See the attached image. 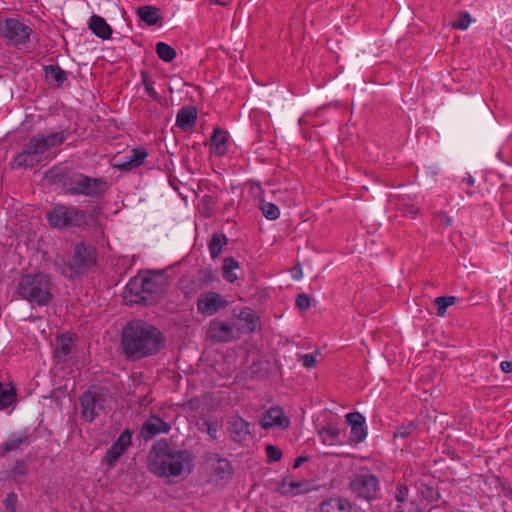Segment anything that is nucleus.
Returning <instances> with one entry per match:
<instances>
[{
  "label": "nucleus",
  "instance_id": "nucleus-22",
  "mask_svg": "<svg viewBox=\"0 0 512 512\" xmlns=\"http://www.w3.org/2000/svg\"><path fill=\"white\" fill-rule=\"evenodd\" d=\"M171 429L170 424L157 416H151L141 428V436L144 440H150L161 433H168Z\"/></svg>",
  "mask_w": 512,
  "mask_h": 512
},
{
  "label": "nucleus",
  "instance_id": "nucleus-43",
  "mask_svg": "<svg viewBox=\"0 0 512 512\" xmlns=\"http://www.w3.org/2000/svg\"><path fill=\"white\" fill-rule=\"evenodd\" d=\"M295 306L300 311H307L311 307L310 297L305 293L298 294L295 300Z\"/></svg>",
  "mask_w": 512,
  "mask_h": 512
},
{
  "label": "nucleus",
  "instance_id": "nucleus-48",
  "mask_svg": "<svg viewBox=\"0 0 512 512\" xmlns=\"http://www.w3.org/2000/svg\"><path fill=\"white\" fill-rule=\"evenodd\" d=\"M16 502H17V495L16 494L10 493V494H8L6 496L5 504H6L7 507H12V509L14 510Z\"/></svg>",
  "mask_w": 512,
  "mask_h": 512
},
{
  "label": "nucleus",
  "instance_id": "nucleus-4",
  "mask_svg": "<svg viewBox=\"0 0 512 512\" xmlns=\"http://www.w3.org/2000/svg\"><path fill=\"white\" fill-rule=\"evenodd\" d=\"M52 281L44 272L27 273L20 277L16 294L20 299L40 307L47 306L52 298Z\"/></svg>",
  "mask_w": 512,
  "mask_h": 512
},
{
  "label": "nucleus",
  "instance_id": "nucleus-52",
  "mask_svg": "<svg viewBox=\"0 0 512 512\" xmlns=\"http://www.w3.org/2000/svg\"><path fill=\"white\" fill-rule=\"evenodd\" d=\"M307 460L306 457H303V456H299L297 457L295 460H294V463H293V468H299L301 466V464L303 462H305Z\"/></svg>",
  "mask_w": 512,
  "mask_h": 512
},
{
  "label": "nucleus",
  "instance_id": "nucleus-54",
  "mask_svg": "<svg viewBox=\"0 0 512 512\" xmlns=\"http://www.w3.org/2000/svg\"><path fill=\"white\" fill-rule=\"evenodd\" d=\"M302 276H303V273H302L301 269H297L295 272L292 273V277L295 280H300L302 278Z\"/></svg>",
  "mask_w": 512,
  "mask_h": 512
},
{
  "label": "nucleus",
  "instance_id": "nucleus-50",
  "mask_svg": "<svg viewBox=\"0 0 512 512\" xmlns=\"http://www.w3.org/2000/svg\"><path fill=\"white\" fill-rule=\"evenodd\" d=\"M407 494H408L407 487L400 488L398 493L396 494L397 501L398 502H404L405 501V497H406Z\"/></svg>",
  "mask_w": 512,
  "mask_h": 512
},
{
  "label": "nucleus",
  "instance_id": "nucleus-11",
  "mask_svg": "<svg viewBox=\"0 0 512 512\" xmlns=\"http://www.w3.org/2000/svg\"><path fill=\"white\" fill-rule=\"evenodd\" d=\"M198 313L204 316H212L228 306L224 296L215 291L203 292L196 301Z\"/></svg>",
  "mask_w": 512,
  "mask_h": 512
},
{
  "label": "nucleus",
  "instance_id": "nucleus-15",
  "mask_svg": "<svg viewBox=\"0 0 512 512\" xmlns=\"http://www.w3.org/2000/svg\"><path fill=\"white\" fill-rule=\"evenodd\" d=\"M35 441V437L29 429L13 432L6 441L1 444L2 454L27 448Z\"/></svg>",
  "mask_w": 512,
  "mask_h": 512
},
{
  "label": "nucleus",
  "instance_id": "nucleus-33",
  "mask_svg": "<svg viewBox=\"0 0 512 512\" xmlns=\"http://www.w3.org/2000/svg\"><path fill=\"white\" fill-rule=\"evenodd\" d=\"M137 15L149 26L156 25L160 20L159 9L153 6H141L137 9Z\"/></svg>",
  "mask_w": 512,
  "mask_h": 512
},
{
  "label": "nucleus",
  "instance_id": "nucleus-13",
  "mask_svg": "<svg viewBox=\"0 0 512 512\" xmlns=\"http://www.w3.org/2000/svg\"><path fill=\"white\" fill-rule=\"evenodd\" d=\"M227 430L230 438L241 445L247 444L252 439L250 423L238 415L229 418Z\"/></svg>",
  "mask_w": 512,
  "mask_h": 512
},
{
  "label": "nucleus",
  "instance_id": "nucleus-38",
  "mask_svg": "<svg viewBox=\"0 0 512 512\" xmlns=\"http://www.w3.org/2000/svg\"><path fill=\"white\" fill-rule=\"evenodd\" d=\"M262 215L268 220H276L280 216V209L272 202L262 200L259 206Z\"/></svg>",
  "mask_w": 512,
  "mask_h": 512
},
{
  "label": "nucleus",
  "instance_id": "nucleus-26",
  "mask_svg": "<svg viewBox=\"0 0 512 512\" xmlns=\"http://www.w3.org/2000/svg\"><path fill=\"white\" fill-rule=\"evenodd\" d=\"M148 157V152L144 147L134 148L130 154L125 156V161L118 165L122 170H129L140 167Z\"/></svg>",
  "mask_w": 512,
  "mask_h": 512
},
{
  "label": "nucleus",
  "instance_id": "nucleus-36",
  "mask_svg": "<svg viewBox=\"0 0 512 512\" xmlns=\"http://www.w3.org/2000/svg\"><path fill=\"white\" fill-rule=\"evenodd\" d=\"M239 318L246 323L251 333L259 329V317L250 308H243L240 311Z\"/></svg>",
  "mask_w": 512,
  "mask_h": 512
},
{
  "label": "nucleus",
  "instance_id": "nucleus-8",
  "mask_svg": "<svg viewBox=\"0 0 512 512\" xmlns=\"http://www.w3.org/2000/svg\"><path fill=\"white\" fill-rule=\"evenodd\" d=\"M33 33V29L19 18L6 17L0 20V37L8 46L17 49L28 47Z\"/></svg>",
  "mask_w": 512,
  "mask_h": 512
},
{
  "label": "nucleus",
  "instance_id": "nucleus-3",
  "mask_svg": "<svg viewBox=\"0 0 512 512\" xmlns=\"http://www.w3.org/2000/svg\"><path fill=\"white\" fill-rule=\"evenodd\" d=\"M154 450L149 469L156 476L175 478L193 471L194 457L190 451L171 449L167 443L155 446Z\"/></svg>",
  "mask_w": 512,
  "mask_h": 512
},
{
  "label": "nucleus",
  "instance_id": "nucleus-49",
  "mask_svg": "<svg viewBox=\"0 0 512 512\" xmlns=\"http://www.w3.org/2000/svg\"><path fill=\"white\" fill-rule=\"evenodd\" d=\"M500 369L503 373H512V361H502L500 363Z\"/></svg>",
  "mask_w": 512,
  "mask_h": 512
},
{
  "label": "nucleus",
  "instance_id": "nucleus-23",
  "mask_svg": "<svg viewBox=\"0 0 512 512\" xmlns=\"http://www.w3.org/2000/svg\"><path fill=\"white\" fill-rule=\"evenodd\" d=\"M197 122V109L193 105H185L176 115L175 125L183 131L192 130Z\"/></svg>",
  "mask_w": 512,
  "mask_h": 512
},
{
  "label": "nucleus",
  "instance_id": "nucleus-57",
  "mask_svg": "<svg viewBox=\"0 0 512 512\" xmlns=\"http://www.w3.org/2000/svg\"><path fill=\"white\" fill-rule=\"evenodd\" d=\"M16 464L18 467L25 469V463L22 460L17 461Z\"/></svg>",
  "mask_w": 512,
  "mask_h": 512
},
{
  "label": "nucleus",
  "instance_id": "nucleus-12",
  "mask_svg": "<svg viewBox=\"0 0 512 512\" xmlns=\"http://www.w3.org/2000/svg\"><path fill=\"white\" fill-rule=\"evenodd\" d=\"M132 444V431L128 428L124 429L119 437L112 443L111 447L106 451L102 463L109 469L113 468L117 460L125 454Z\"/></svg>",
  "mask_w": 512,
  "mask_h": 512
},
{
  "label": "nucleus",
  "instance_id": "nucleus-7",
  "mask_svg": "<svg viewBox=\"0 0 512 512\" xmlns=\"http://www.w3.org/2000/svg\"><path fill=\"white\" fill-rule=\"evenodd\" d=\"M63 186L67 194L86 197L102 195L108 189V183L104 178H94L82 173H76L66 178Z\"/></svg>",
  "mask_w": 512,
  "mask_h": 512
},
{
  "label": "nucleus",
  "instance_id": "nucleus-58",
  "mask_svg": "<svg viewBox=\"0 0 512 512\" xmlns=\"http://www.w3.org/2000/svg\"><path fill=\"white\" fill-rule=\"evenodd\" d=\"M435 507H431L427 512H432V510L434 509ZM418 512H424V508L420 507L418 505Z\"/></svg>",
  "mask_w": 512,
  "mask_h": 512
},
{
  "label": "nucleus",
  "instance_id": "nucleus-41",
  "mask_svg": "<svg viewBox=\"0 0 512 512\" xmlns=\"http://www.w3.org/2000/svg\"><path fill=\"white\" fill-rule=\"evenodd\" d=\"M416 429V424L414 421H410L408 424H403L397 428L394 432L393 437L395 440L397 439H406L408 438Z\"/></svg>",
  "mask_w": 512,
  "mask_h": 512
},
{
  "label": "nucleus",
  "instance_id": "nucleus-40",
  "mask_svg": "<svg viewBox=\"0 0 512 512\" xmlns=\"http://www.w3.org/2000/svg\"><path fill=\"white\" fill-rule=\"evenodd\" d=\"M141 281L143 282L144 290L148 297V300L157 293L158 284L152 275H141Z\"/></svg>",
  "mask_w": 512,
  "mask_h": 512
},
{
  "label": "nucleus",
  "instance_id": "nucleus-59",
  "mask_svg": "<svg viewBox=\"0 0 512 512\" xmlns=\"http://www.w3.org/2000/svg\"><path fill=\"white\" fill-rule=\"evenodd\" d=\"M215 3L216 4H219V5H224L222 2L218 1V0H215Z\"/></svg>",
  "mask_w": 512,
  "mask_h": 512
},
{
  "label": "nucleus",
  "instance_id": "nucleus-30",
  "mask_svg": "<svg viewBox=\"0 0 512 512\" xmlns=\"http://www.w3.org/2000/svg\"><path fill=\"white\" fill-rule=\"evenodd\" d=\"M214 457L217 460L213 467L214 475L218 481L226 482L233 474V467L228 459L222 458L218 454H215Z\"/></svg>",
  "mask_w": 512,
  "mask_h": 512
},
{
  "label": "nucleus",
  "instance_id": "nucleus-51",
  "mask_svg": "<svg viewBox=\"0 0 512 512\" xmlns=\"http://www.w3.org/2000/svg\"><path fill=\"white\" fill-rule=\"evenodd\" d=\"M462 183L468 187L473 186L475 183L474 177L468 174L467 177L463 178Z\"/></svg>",
  "mask_w": 512,
  "mask_h": 512
},
{
  "label": "nucleus",
  "instance_id": "nucleus-27",
  "mask_svg": "<svg viewBox=\"0 0 512 512\" xmlns=\"http://www.w3.org/2000/svg\"><path fill=\"white\" fill-rule=\"evenodd\" d=\"M278 491L281 495L284 496H297L300 494H305L310 491L309 482L306 480L286 482L284 480Z\"/></svg>",
  "mask_w": 512,
  "mask_h": 512
},
{
  "label": "nucleus",
  "instance_id": "nucleus-9",
  "mask_svg": "<svg viewBox=\"0 0 512 512\" xmlns=\"http://www.w3.org/2000/svg\"><path fill=\"white\" fill-rule=\"evenodd\" d=\"M108 396L100 388L90 387L79 398L81 418L88 423L93 422L105 411Z\"/></svg>",
  "mask_w": 512,
  "mask_h": 512
},
{
  "label": "nucleus",
  "instance_id": "nucleus-46",
  "mask_svg": "<svg viewBox=\"0 0 512 512\" xmlns=\"http://www.w3.org/2000/svg\"><path fill=\"white\" fill-rule=\"evenodd\" d=\"M301 360L305 368H313L316 365V357L313 353L302 355Z\"/></svg>",
  "mask_w": 512,
  "mask_h": 512
},
{
  "label": "nucleus",
  "instance_id": "nucleus-6",
  "mask_svg": "<svg viewBox=\"0 0 512 512\" xmlns=\"http://www.w3.org/2000/svg\"><path fill=\"white\" fill-rule=\"evenodd\" d=\"M97 264V249L86 240L78 242L73 249L71 259L68 262L69 279H76L89 273Z\"/></svg>",
  "mask_w": 512,
  "mask_h": 512
},
{
  "label": "nucleus",
  "instance_id": "nucleus-5",
  "mask_svg": "<svg viewBox=\"0 0 512 512\" xmlns=\"http://www.w3.org/2000/svg\"><path fill=\"white\" fill-rule=\"evenodd\" d=\"M90 218L85 210L65 204H57L46 212L49 226L61 231L72 228L85 230Z\"/></svg>",
  "mask_w": 512,
  "mask_h": 512
},
{
  "label": "nucleus",
  "instance_id": "nucleus-60",
  "mask_svg": "<svg viewBox=\"0 0 512 512\" xmlns=\"http://www.w3.org/2000/svg\"><path fill=\"white\" fill-rule=\"evenodd\" d=\"M466 192H467V194H469V195H472V194H473V192L469 191L468 189L466 190Z\"/></svg>",
  "mask_w": 512,
  "mask_h": 512
},
{
  "label": "nucleus",
  "instance_id": "nucleus-42",
  "mask_svg": "<svg viewBox=\"0 0 512 512\" xmlns=\"http://www.w3.org/2000/svg\"><path fill=\"white\" fill-rule=\"evenodd\" d=\"M266 455L268 462L273 463L281 459L282 451L278 447L270 444L266 446Z\"/></svg>",
  "mask_w": 512,
  "mask_h": 512
},
{
  "label": "nucleus",
  "instance_id": "nucleus-25",
  "mask_svg": "<svg viewBox=\"0 0 512 512\" xmlns=\"http://www.w3.org/2000/svg\"><path fill=\"white\" fill-rule=\"evenodd\" d=\"M318 434L320 441L324 445L337 446L342 445L344 443L343 435L340 428L334 424H327L323 426L319 430Z\"/></svg>",
  "mask_w": 512,
  "mask_h": 512
},
{
  "label": "nucleus",
  "instance_id": "nucleus-10",
  "mask_svg": "<svg viewBox=\"0 0 512 512\" xmlns=\"http://www.w3.org/2000/svg\"><path fill=\"white\" fill-rule=\"evenodd\" d=\"M349 489L356 498L371 502L377 498L380 482L374 474L359 472L351 478Z\"/></svg>",
  "mask_w": 512,
  "mask_h": 512
},
{
  "label": "nucleus",
  "instance_id": "nucleus-17",
  "mask_svg": "<svg viewBox=\"0 0 512 512\" xmlns=\"http://www.w3.org/2000/svg\"><path fill=\"white\" fill-rule=\"evenodd\" d=\"M230 148V134L227 130L216 127L210 137V154L216 157H224Z\"/></svg>",
  "mask_w": 512,
  "mask_h": 512
},
{
  "label": "nucleus",
  "instance_id": "nucleus-45",
  "mask_svg": "<svg viewBox=\"0 0 512 512\" xmlns=\"http://www.w3.org/2000/svg\"><path fill=\"white\" fill-rule=\"evenodd\" d=\"M428 397H429L428 391L423 390L422 394L418 395V400L423 402L422 407L420 408V414L423 415L425 412L426 414H425L424 418H427L430 420L433 417H432V415L429 414V410L427 408V405L425 404L428 401Z\"/></svg>",
  "mask_w": 512,
  "mask_h": 512
},
{
  "label": "nucleus",
  "instance_id": "nucleus-53",
  "mask_svg": "<svg viewBox=\"0 0 512 512\" xmlns=\"http://www.w3.org/2000/svg\"><path fill=\"white\" fill-rule=\"evenodd\" d=\"M202 201L207 206L214 204V199L211 195H204Z\"/></svg>",
  "mask_w": 512,
  "mask_h": 512
},
{
  "label": "nucleus",
  "instance_id": "nucleus-32",
  "mask_svg": "<svg viewBox=\"0 0 512 512\" xmlns=\"http://www.w3.org/2000/svg\"><path fill=\"white\" fill-rule=\"evenodd\" d=\"M240 269V263L233 257H227L223 261L222 276L228 283H235L239 277L236 270Z\"/></svg>",
  "mask_w": 512,
  "mask_h": 512
},
{
  "label": "nucleus",
  "instance_id": "nucleus-34",
  "mask_svg": "<svg viewBox=\"0 0 512 512\" xmlns=\"http://www.w3.org/2000/svg\"><path fill=\"white\" fill-rule=\"evenodd\" d=\"M227 244V237L221 233H214L208 242V250L210 257L216 259L222 252L223 247Z\"/></svg>",
  "mask_w": 512,
  "mask_h": 512
},
{
  "label": "nucleus",
  "instance_id": "nucleus-20",
  "mask_svg": "<svg viewBox=\"0 0 512 512\" xmlns=\"http://www.w3.org/2000/svg\"><path fill=\"white\" fill-rule=\"evenodd\" d=\"M289 424V418L284 414L283 409L279 406L270 407L260 419L261 427L266 430L274 426L287 428Z\"/></svg>",
  "mask_w": 512,
  "mask_h": 512
},
{
  "label": "nucleus",
  "instance_id": "nucleus-28",
  "mask_svg": "<svg viewBox=\"0 0 512 512\" xmlns=\"http://www.w3.org/2000/svg\"><path fill=\"white\" fill-rule=\"evenodd\" d=\"M43 71L46 81L56 88H60L67 80L66 72L59 65H46Z\"/></svg>",
  "mask_w": 512,
  "mask_h": 512
},
{
  "label": "nucleus",
  "instance_id": "nucleus-1",
  "mask_svg": "<svg viewBox=\"0 0 512 512\" xmlns=\"http://www.w3.org/2000/svg\"><path fill=\"white\" fill-rule=\"evenodd\" d=\"M163 345V333L144 320H131L122 330L121 347L128 360H141L156 355Z\"/></svg>",
  "mask_w": 512,
  "mask_h": 512
},
{
  "label": "nucleus",
  "instance_id": "nucleus-35",
  "mask_svg": "<svg viewBox=\"0 0 512 512\" xmlns=\"http://www.w3.org/2000/svg\"><path fill=\"white\" fill-rule=\"evenodd\" d=\"M420 492L422 499L427 503L436 502L440 498V492L434 479L429 483H421Z\"/></svg>",
  "mask_w": 512,
  "mask_h": 512
},
{
  "label": "nucleus",
  "instance_id": "nucleus-56",
  "mask_svg": "<svg viewBox=\"0 0 512 512\" xmlns=\"http://www.w3.org/2000/svg\"><path fill=\"white\" fill-rule=\"evenodd\" d=\"M497 158L501 161H505L504 160V152L502 150H499L496 154Z\"/></svg>",
  "mask_w": 512,
  "mask_h": 512
},
{
  "label": "nucleus",
  "instance_id": "nucleus-16",
  "mask_svg": "<svg viewBox=\"0 0 512 512\" xmlns=\"http://www.w3.org/2000/svg\"><path fill=\"white\" fill-rule=\"evenodd\" d=\"M123 298L128 305L148 303L149 300L141 281V275H137L129 280L126 284Z\"/></svg>",
  "mask_w": 512,
  "mask_h": 512
},
{
  "label": "nucleus",
  "instance_id": "nucleus-18",
  "mask_svg": "<svg viewBox=\"0 0 512 512\" xmlns=\"http://www.w3.org/2000/svg\"><path fill=\"white\" fill-rule=\"evenodd\" d=\"M75 340L72 334H61L56 337L53 356L58 362H67L74 350Z\"/></svg>",
  "mask_w": 512,
  "mask_h": 512
},
{
  "label": "nucleus",
  "instance_id": "nucleus-14",
  "mask_svg": "<svg viewBox=\"0 0 512 512\" xmlns=\"http://www.w3.org/2000/svg\"><path fill=\"white\" fill-rule=\"evenodd\" d=\"M345 420L350 426V442L362 443L368 435L365 417L359 412H349L345 415Z\"/></svg>",
  "mask_w": 512,
  "mask_h": 512
},
{
  "label": "nucleus",
  "instance_id": "nucleus-19",
  "mask_svg": "<svg viewBox=\"0 0 512 512\" xmlns=\"http://www.w3.org/2000/svg\"><path fill=\"white\" fill-rule=\"evenodd\" d=\"M320 512H359L351 502L337 494L324 498L319 504Z\"/></svg>",
  "mask_w": 512,
  "mask_h": 512
},
{
  "label": "nucleus",
  "instance_id": "nucleus-47",
  "mask_svg": "<svg viewBox=\"0 0 512 512\" xmlns=\"http://www.w3.org/2000/svg\"><path fill=\"white\" fill-rule=\"evenodd\" d=\"M207 426V434L212 438L216 439L218 433V423L217 422H205Z\"/></svg>",
  "mask_w": 512,
  "mask_h": 512
},
{
  "label": "nucleus",
  "instance_id": "nucleus-55",
  "mask_svg": "<svg viewBox=\"0 0 512 512\" xmlns=\"http://www.w3.org/2000/svg\"><path fill=\"white\" fill-rule=\"evenodd\" d=\"M438 169L437 168H429L426 173L431 176V177H434L438 174Z\"/></svg>",
  "mask_w": 512,
  "mask_h": 512
},
{
  "label": "nucleus",
  "instance_id": "nucleus-39",
  "mask_svg": "<svg viewBox=\"0 0 512 512\" xmlns=\"http://www.w3.org/2000/svg\"><path fill=\"white\" fill-rule=\"evenodd\" d=\"M457 301V297L455 296H439L434 299V305L437 310L438 316H444L447 308Z\"/></svg>",
  "mask_w": 512,
  "mask_h": 512
},
{
  "label": "nucleus",
  "instance_id": "nucleus-21",
  "mask_svg": "<svg viewBox=\"0 0 512 512\" xmlns=\"http://www.w3.org/2000/svg\"><path fill=\"white\" fill-rule=\"evenodd\" d=\"M233 330L231 324L214 319L209 323L208 335L213 341L229 342L233 339Z\"/></svg>",
  "mask_w": 512,
  "mask_h": 512
},
{
  "label": "nucleus",
  "instance_id": "nucleus-24",
  "mask_svg": "<svg viewBox=\"0 0 512 512\" xmlns=\"http://www.w3.org/2000/svg\"><path fill=\"white\" fill-rule=\"evenodd\" d=\"M89 30L102 40H109L112 36V27L99 15L93 14L87 22Z\"/></svg>",
  "mask_w": 512,
  "mask_h": 512
},
{
  "label": "nucleus",
  "instance_id": "nucleus-29",
  "mask_svg": "<svg viewBox=\"0 0 512 512\" xmlns=\"http://www.w3.org/2000/svg\"><path fill=\"white\" fill-rule=\"evenodd\" d=\"M17 402L16 388L12 383L0 382V410L9 408Z\"/></svg>",
  "mask_w": 512,
  "mask_h": 512
},
{
  "label": "nucleus",
  "instance_id": "nucleus-2",
  "mask_svg": "<svg viewBox=\"0 0 512 512\" xmlns=\"http://www.w3.org/2000/svg\"><path fill=\"white\" fill-rule=\"evenodd\" d=\"M70 136L69 129L32 136L13 157L11 168L17 170L39 165L48 160L50 149L61 146Z\"/></svg>",
  "mask_w": 512,
  "mask_h": 512
},
{
  "label": "nucleus",
  "instance_id": "nucleus-44",
  "mask_svg": "<svg viewBox=\"0 0 512 512\" xmlns=\"http://www.w3.org/2000/svg\"><path fill=\"white\" fill-rule=\"evenodd\" d=\"M472 21V17L468 12H462L457 22L453 23V28L466 30Z\"/></svg>",
  "mask_w": 512,
  "mask_h": 512
},
{
  "label": "nucleus",
  "instance_id": "nucleus-31",
  "mask_svg": "<svg viewBox=\"0 0 512 512\" xmlns=\"http://www.w3.org/2000/svg\"><path fill=\"white\" fill-rule=\"evenodd\" d=\"M141 84L143 85L146 94L159 104H162L164 98L155 90V81L146 70L140 71Z\"/></svg>",
  "mask_w": 512,
  "mask_h": 512
},
{
  "label": "nucleus",
  "instance_id": "nucleus-37",
  "mask_svg": "<svg viewBox=\"0 0 512 512\" xmlns=\"http://www.w3.org/2000/svg\"><path fill=\"white\" fill-rule=\"evenodd\" d=\"M156 53L158 57L164 62H172L176 58V50L165 42H158L156 44Z\"/></svg>",
  "mask_w": 512,
  "mask_h": 512
}]
</instances>
